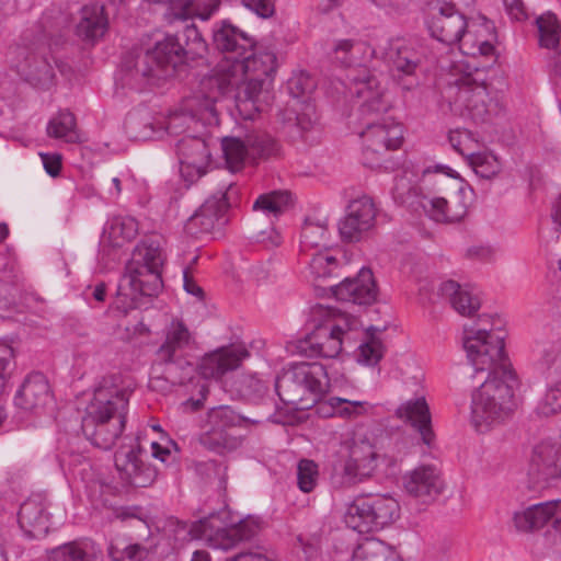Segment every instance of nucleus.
<instances>
[{"label": "nucleus", "mask_w": 561, "mask_h": 561, "mask_svg": "<svg viewBox=\"0 0 561 561\" xmlns=\"http://www.w3.org/2000/svg\"><path fill=\"white\" fill-rule=\"evenodd\" d=\"M207 44L197 26L192 23L175 35H167L152 48H134L122 59L121 78L124 87L141 90L154 80L173 76L178 66L186 60L202 58Z\"/></svg>", "instance_id": "nucleus-1"}, {"label": "nucleus", "mask_w": 561, "mask_h": 561, "mask_svg": "<svg viewBox=\"0 0 561 561\" xmlns=\"http://www.w3.org/2000/svg\"><path fill=\"white\" fill-rule=\"evenodd\" d=\"M350 91L364 99L359 106L360 121L364 129L359 133L363 140V164L377 168L381 164L388 150L398 149L403 140L402 125L394 122L386 113L389 102L380 90L377 77L365 67L352 70L347 76Z\"/></svg>", "instance_id": "nucleus-2"}, {"label": "nucleus", "mask_w": 561, "mask_h": 561, "mask_svg": "<svg viewBox=\"0 0 561 561\" xmlns=\"http://www.w3.org/2000/svg\"><path fill=\"white\" fill-rule=\"evenodd\" d=\"M500 330L465 328L462 344L472 369V381L478 386H510L520 382L504 344Z\"/></svg>", "instance_id": "nucleus-3"}, {"label": "nucleus", "mask_w": 561, "mask_h": 561, "mask_svg": "<svg viewBox=\"0 0 561 561\" xmlns=\"http://www.w3.org/2000/svg\"><path fill=\"white\" fill-rule=\"evenodd\" d=\"M131 390L129 388H91L90 402L82 416L84 437L95 447L111 449L126 425Z\"/></svg>", "instance_id": "nucleus-4"}, {"label": "nucleus", "mask_w": 561, "mask_h": 561, "mask_svg": "<svg viewBox=\"0 0 561 561\" xmlns=\"http://www.w3.org/2000/svg\"><path fill=\"white\" fill-rule=\"evenodd\" d=\"M8 57L18 75L39 90H49L56 83V72L65 73L67 69V65L50 53L44 19L22 33L19 42L10 47Z\"/></svg>", "instance_id": "nucleus-5"}, {"label": "nucleus", "mask_w": 561, "mask_h": 561, "mask_svg": "<svg viewBox=\"0 0 561 561\" xmlns=\"http://www.w3.org/2000/svg\"><path fill=\"white\" fill-rule=\"evenodd\" d=\"M164 255L157 240L141 241L133 251L118 284V295L137 304L139 296H157L163 287Z\"/></svg>", "instance_id": "nucleus-6"}, {"label": "nucleus", "mask_w": 561, "mask_h": 561, "mask_svg": "<svg viewBox=\"0 0 561 561\" xmlns=\"http://www.w3.org/2000/svg\"><path fill=\"white\" fill-rule=\"evenodd\" d=\"M394 198L403 205L424 214L436 222L460 221L467 214V204L463 202V186L460 181L455 182L453 191L446 197L427 198L421 195L419 187L411 185L405 178L396 180L393 187Z\"/></svg>", "instance_id": "nucleus-7"}, {"label": "nucleus", "mask_w": 561, "mask_h": 561, "mask_svg": "<svg viewBox=\"0 0 561 561\" xmlns=\"http://www.w3.org/2000/svg\"><path fill=\"white\" fill-rule=\"evenodd\" d=\"M249 420L229 405L210 408L199 421L198 442L206 449L222 455L236 450L241 437L236 434Z\"/></svg>", "instance_id": "nucleus-8"}, {"label": "nucleus", "mask_w": 561, "mask_h": 561, "mask_svg": "<svg viewBox=\"0 0 561 561\" xmlns=\"http://www.w3.org/2000/svg\"><path fill=\"white\" fill-rule=\"evenodd\" d=\"M221 514L213 513L190 525L183 524V529L187 530L192 539L206 540L211 548L224 551L234 548L241 541L250 540L257 534L259 525L255 520L247 518L227 525Z\"/></svg>", "instance_id": "nucleus-9"}, {"label": "nucleus", "mask_w": 561, "mask_h": 561, "mask_svg": "<svg viewBox=\"0 0 561 561\" xmlns=\"http://www.w3.org/2000/svg\"><path fill=\"white\" fill-rule=\"evenodd\" d=\"M358 325V319L346 313L327 319L297 342V352L307 357L335 358L350 332L357 330Z\"/></svg>", "instance_id": "nucleus-10"}, {"label": "nucleus", "mask_w": 561, "mask_h": 561, "mask_svg": "<svg viewBox=\"0 0 561 561\" xmlns=\"http://www.w3.org/2000/svg\"><path fill=\"white\" fill-rule=\"evenodd\" d=\"M451 110L473 123H486L497 115L500 105L490 98L488 88L482 79L467 75L456 81L448 90Z\"/></svg>", "instance_id": "nucleus-11"}, {"label": "nucleus", "mask_w": 561, "mask_h": 561, "mask_svg": "<svg viewBox=\"0 0 561 561\" xmlns=\"http://www.w3.org/2000/svg\"><path fill=\"white\" fill-rule=\"evenodd\" d=\"M277 69V58L272 51L255 54L251 49L241 60H220L211 71V77L205 81L208 87H219L227 90L240 84L247 76L272 80Z\"/></svg>", "instance_id": "nucleus-12"}, {"label": "nucleus", "mask_w": 561, "mask_h": 561, "mask_svg": "<svg viewBox=\"0 0 561 561\" xmlns=\"http://www.w3.org/2000/svg\"><path fill=\"white\" fill-rule=\"evenodd\" d=\"M378 454L371 439L360 433L341 444L340 462L335 466L342 484L355 485L369 479L377 468Z\"/></svg>", "instance_id": "nucleus-13"}, {"label": "nucleus", "mask_w": 561, "mask_h": 561, "mask_svg": "<svg viewBox=\"0 0 561 561\" xmlns=\"http://www.w3.org/2000/svg\"><path fill=\"white\" fill-rule=\"evenodd\" d=\"M517 407L513 388H477L471 394V424L486 433L511 416Z\"/></svg>", "instance_id": "nucleus-14"}, {"label": "nucleus", "mask_w": 561, "mask_h": 561, "mask_svg": "<svg viewBox=\"0 0 561 561\" xmlns=\"http://www.w3.org/2000/svg\"><path fill=\"white\" fill-rule=\"evenodd\" d=\"M399 503L390 495L357 497L347 508L346 525L363 534L383 528L399 516Z\"/></svg>", "instance_id": "nucleus-15"}, {"label": "nucleus", "mask_w": 561, "mask_h": 561, "mask_svg": "<svg viewBox=\"0 0 561 561\" xmlns=\"http://www.w3.org/2000/svg\"><path fill=\"white\" fill-rule=\"evenodd\" d=\"M221 148L228 169L239 171L247 161L267 159L278 152V144L267 134L251 133L244 138L227 136L221 139Z\"/></svg>", "instance_id": "nucleus-16"}, {"label": "nucleus", "mask_w": 561, "mask_h": 561, "mask_svg": "<svg viewBox=\"0 0 561 561\" xmlns=\"http://www.w3.org/2000/svg\"><path fill=\"white\" fill-rule=\"evenodd\" d=\"M386 59L397 72V79L403 90L412 91L420 85L416 75L425 61L426 48L415 39L396 38L389 42Z\"/></svg>", "instance_id": "nucleus-17"}, {"label": "nucleus", "mask_w": 561, "mask_h": 561, "mask_svg": "<svg viewBox=\"0 0 561 561\" xmlns=\"http://www.w3.org/2000/svg\"><path fill=\"white\" fill-rule=\"evenodd\" d=\"M471 3L472 0L437 1L427 20L431 35L449 46L459 43L467 30V20L461 9Z\"/></svg>", "instance_id": "nucleus-18"}, {"label": "nucleus", "mask_w": 561, "mask_h": 561, "mask_svg": "<svg viewBox=\"0 0 561 561\" xmlns=\"http://www.w3.org/2000/svg\"><path fill=\"white\" fill-rule=\"evenodd\" d=\"M250 356L244 343H231L206 353L199 359L197 370L205 380L220 382L227 374L239 369Z\"/></svg>", "instance_id": "nucleus-19"}, {"label": "nucleus", "mask_w": 561, "mask_h": 561, "mask_svg": "<svg viewBox=\"0 0 561 561\" xmlns=\"http://www.w3.org/2000/svg\"><path fill=\"white\" fill-rule=\"evenodd\" d=\"M529 480L546 488L551 482L561 479V443L550 439L542 440L534 446L529 466Z\"/></svg>", "instance_id": "nucleus-20"}, {"label": "nucleus", "mask_w": 561, "mask_h": 561, "mask_svg": "<svg viewBox=\"0 0 561 561\" xmlns=\"http://www.w3.org/2000/svg\"><path fill=\"white\" fill-rule=\"evenodd\" d=\"M376 215L377 208L371 197L363 195L353 199L339 222L341 238L347 242L360 241L375 227Z\"/></svg>", "instance_id": "nucleus-21"}, {"label": "nucleus", "mask_w": 561, "mask_h": 561, "mask_svg": "<svg viewBox=\"0 0 561 561\" xmlns=\"http://www.w3.org/2000/svg\"><path fill=\"white\" fill-rule=\"evenodd\" d=\"M180 173L185 182L193 184L208 171L210 151L206 141L196 136H184L176 142Z\"/></svg>", "instance_id": "nucleus-22"}, {"label": "nucleus", "mask_w": 561, "mask_h": 561, "mask_svg": "<svg viewBox=\"0 0 561 561\" xmlns=\"http://www.w3.org/2000/svg\"><path fill=\"white\" fill-rule=\"evenodd\" d=\"M333 296L344 302L368 306L376 301L378 289L371 270L363 267L355 277L327 285Z\"/></svg>", "instance_id": "nucleus-23"}, {"label": "nucleus", "mask_w": 561, "mask_h": 561, "mask_svg": "<svg viewBox=\"0 0 561 561\" xmlns=\"http://www.w3.org/2000/svg\"><path fill=\"white\" fill-rule=\"evenodd\" d=\"M396 415L413 428L419 435V443L430 449L435 446L436 435L432 425L430 407L424 397L412 398L402 402L397 408Z\"/></svg>", "instance_id": "nucleus-24"}, {"label": "nucleus", "mask_w": 561, "mask_h": 561, "mask_svg": "<svg viewBox=\"0 0 561 561\" xmlns=\"http://www.w3.org/2000/svg\"><path fill=\"white\" fill-rule=\"evenodd\" d=\"M552 519V527L561 533V500L534 504L513 514L512 520L519 533H531L542 528Z\"/></svg>", "instance_id": "nucleus-25"}, {"label": "nucleus", "mask_w": 561, "mask_h": 561, "mask_svg": "<svg viewBox=\"0 0 561 561\" xmlns=\"http://www.w3.org/2000/svg\"><path fill=\"white\" fill-rule=\"evenodd\" d=\"M215 48L224 54L221 60H241L255 46L253 37L229 22L222 21L213 31Z\"/></svg>", "instance_id": "nucleus-26"}, {"label": "nucleus", "mask_w": 561, "mask_h": 561, "mask_svg": "<svg viewBox=\"0 0 561 561\" xmlns=\"http://www.w3.org/2000/svg\"><path fill=\"white\" fill-rule=\"evenodd\" d=\"M405 491L424 502L434 500L444 490V481L435 465H421L403 478Z\"/></svg>", "instance_id": "nucleus-27"}, {"label": "nucleus", "mask_w": 561, "mask_h": 561, "mask_svg": "<svg viewBox=\"0 0 561 561\" xmlns=\"http://www.w3.org/2000/svg\"><path fill=\"white\" fill-rule=\"evenodd\" d=\"M163 333L164 341L156 351V362L158 364L175 363L182 356V352L194 342L193 334L178 318L171 320Z\"/></svg>", "instance_id": "nucleus-28"}, {"label": "nucleus", "mask_w": 561, "mask_h": 561, "mask_svg": "<svg viewBox=\"0 0 561 561\" xmlns=\"http://www.w3.org/2000/svg\"><path fill=\"white\" fill-rule=\"evenodd\" d=\"M330 386L325 367L320 363H291L275 378V386Z\"/></svg>", "instance_id": "nucleus-29"}, {"label": "nucleus", "mask_w": 561, "mask_h": 561, "mask_svg": "<svg viewBox=\"0 0 561 561\" xmlns=\"http://www.w3.org/2000/svg\"><path fill=\"white\" fill-rule=\"evenodd\" d=\"M211 77V73L201 81V91L198 94L186 98L182 104L183 108L186 110L195 119V122H210L217 117L216 102L220 96L229 95L228 93H221L218 91L216 85L208 87L205 84Z\"/></svg>", "instance_id": "nucleus-30"}, {"label": "nucleus", "mask_w": 561, "mask_h": 561, "mask_svg": "<svg viewBox=\"0 0 561 561\" xmlns=\"http://www.w3.org/2000/svg\"><path fill=\"white\" fill-rule=\"evenodd\" d=\"M107 26L108 20L104 13V5L92 3L81 9L76 31L77 35L83 41L94 43L103 37Z\"/></svg>", "instance_id": "nucleus-31"}, {"label": "nucleus", "mask_w": 561, "mask_h": 561, "mask_svg": "<svg viewBox=\"0 0 561 561\" xmlns=\"http://www.w3.org/2000/svg\"><path fill=\"white\" fill-rule=\"evenodd\" d=\"M267 80L260 77L247 76L240 84L231 87V89H220L216 87L221 93H228L236 100L237 106L240 111L252 108L259 111L260 96L263 93Z\"/></svg>", "instance_id": "nucleus-32"}, {"label": "nucleus", "mask_w": 561, "mask_h": 561, "mask_svg": "<svg viewBox=\"0 0 561 561\" xmlns=\"http://www.w3.org/2000/svg\"><path fill=\"white\" fill-rule=\"evenodd\" d=\"M439 295L461 316L470 317L479 310L481 302L477 295L463 288L455 280L442 283Z\"/></svg>", "instance_id": "nucleus-33"}, {"label": "nucleus", "mask_w": 561, "mask_h": 561, "mask_svg": "<svg viewBox=\"0 0 561 561\" xmlns=\"http://www.w3.org/2000/svg\"><path fill=\"white\" fill-rule=\"evenodd\" d=\"M538 32V45L540 48L550 50L553 57H561L560 38L561 26L556 14L543 13L536 19Z\"/></svg>", "instance_id": "nucleus-34"}, {"label": "nucleus", "mask_w": 561, "mask_h": 561, "mask_svg": "<svg viewBox=\"0 0 561 561\" xmlns=\"http://www.w3.org/2000/svg\"><path fill=\"white\" fill-rule=\"evenodd\" d=\"M237 195L238 188L234 183L225 182L216 194L205 201L201 208L217 226H221L226 222L225 215L230 206V201Z\"/></svg>", "instance_id": "nucleus-35"}, {"label": "nucleus", "mask_w": 561, "mask_h": 561, "mask_svg": "<svg viewBox=\"0 0 561 561\" xmlns=\"http://www.w3.org/2000/svg\"><path fill=\"white\" fill-rule=\"evenodd\" d=\"M18 522L20 527L32 537L45 534L48 529L44 507L34 500H27L21 505Z\"/></svg>", "instance_id": "nucleus-36"}, {"label": "nucleus", "mask_w": 561, "mask_h": 561, "mask_svg": "<svg viewBox=\"0 0 561 561\" xmlns=\"http://www.w3.org/2000/svg\"><path fill=\"white\" fill-rule=\"evenodd\" d=\"M99 553L90 540L72 541L50 550L49 561H96Z\"/></svg>", "instance_id": "nucleus-37"}, {"label": "nucleus", "mask_w": 561, "mask_h": 561, "mask_svg": "<svg viewBox=\"0 0 561 561\" xmlns=\"http://www.w3.org/2000/svg\"><path fill=\"white\" fill-rule=\"evenodd\" d=\"M302 251L316 249L321 251L330 247V232L324 220L307 218L300 236Z\"/></svg>", "instance_id": "nucleus-38"}, {"label": "nucleus", "mask_w": 561, "mask_h": 561, "mask_svg": "<svg viewBox=\"0 0 561 561\" xmlns=\"http://www.w3.org/2000/svg\"><path fill=\"white\" fill-rule=\"evenodd\" d=\"M352 561H401L398 554L385 542L367 538L353 551Z\"/></svg>", "instance_id": "nucleus-39"}, {"label": "nucleus", "mask_w": 561, "mask_h": 561, "mask_svg": "<svg viewBox=\"0 0 561 561\" xmlns=\"http://www.w3.org/2000/svg\"><path fill=\"white\" fill-rule=\"evenodd\" d=\"M124 126L127 136L134 140H148L162 136V127L156 125L147 114H129Z\"/></svg>", "instance_id": "nucleus-40"}, {"label": "nucleus", "mask_w": 561, "mask_h": 561, "mask_svg": "<svg viewBox=\"0 0 561 561\" xmlns=\"http://www.w3.org/2000/svg\"><path fill=\"white\" fill-rule=\"evenodd\" d=\"M289 202L290 194L288 192L273 191L261 194L253 203L252 209L276 218L284 213Z\"/></svg>", "instance_id": "nucleus-41"}, {"label": "nucleus", "mask_w": 561, "mask_h": 561, "mask_svg": "<svg viewBox=\"0 0 561 561\" xmlns=\"http://www.w3.org/2000/svg\"><path fill=\"white\" fill-rule=\"evenodd\" d=\"M138 231V224L130 217H114L112 218L104 232L114 245L121 247L123 242L134 239Z\"/></svg>", "instance_id": "nucleus-42"}, {"label": "nucleus", "mask_w": 561, "mask_h": 561, "mask_svg": "<svg viewBox=\"0 0 561 561\" xmlns=\"http://www.w3.org/2000/svg\"><path fill=\"white\" fill-rule=\"evenodd\" d=\"M115 453V466L122 472H135V466L142 460L146 451L140 446L138 438H128Z\"/></svg>", "instance_id": "nucleus-43"}, {"label": "nucleus", "mask_w": 561, "mask_h": 561, "mask_svg": "<svg viewBox=\"0 0 561 561\" xmlns=\"http://www.w3.org/2000/svg\"><path fill=\"white\" fill-rule=\"evenodd\" d=\"M219 0H185L174 12L178 19L199 18L207 21L218 10Z\"/></svg>", "instance_id": "nucleus-44"}, {"label": "nucleus", "mask_w": 561, "mask_h": 561, "mask_svg": "<svg viewBox=\"0 0 561 561\" xmlns=\"http://www.w3.org/2000/svg\"><path fill=\"white\" fill-rule=\"evenodd\" d=\"M387 330V325H370L366 329L367 341L359 346V358L366 365H375L382 357V343L377 334Z\"/></svg>", "instance_id": "nucleus-45"}, {"label": "nucleus", "mask_w": 561, "mask_h": 561, "mask_svg": "<svg viewBox=\"0 0 561 561\" xmlns=\"http://www.w3.org/2000/svg\"><path fill=\"white\" fill-rule=\"evenodd\" d=\"M76 118L69 111L59 112L53 117L47 125V134L49 137L65 139L66 141H75L76 139Z\"/></svg>", "instance_id": "nucleus-46"}, {"label": "nucleus", "mask_w": 561, "mask_h": 561, "mask_svg": "<svg viewBox=\"0 0 561 561\" xmlns=\"http://www.w3.org/2000/svg\"><path fill=\"white\" fill-rule=\"evenodd\" d=\"M147 553V549L140 543H126L123 540L113 541L108 547L112 561H142Z\"/></svg>", "instance_id": "nucleus-47"}, {"label": "nucleus", "mask_w": 561, "mask_h": 561, "mask_svg": "<svg viewBox=\"0 0 561 561\" xmlns=\"http://www.w3.org/2000/svg\"><path fill=\"white\" fill-rule=\"evenodd\" d=\"M49 388H19L14 396V403L18 408L28 411L46 403L51 397Z\"/></svg>", "instance_id": "nucleus-48"}, {"label": "nucleus", "mask_w": 561, "mask_h": 561, "mask_svg": "<svg viewBox=\"0 0 561 561\" xmlns=\"http://www.w3.org/2000/svg\"><path fill=\"white\" fill-rule=\"evenodd\" d=\"M309 266L317 279L325 280L336 276L339 262L333 255L319 251L312 255Z\"/></svg>", "instance_id": "nucleus-49"}, {"label": "nucleus", "mask_w": 561, "mask_h": 561, "mask_svg": "<svg viewBox=\"0 0 561 561\" xmlns=\"http://www.w3.org/2000/svg\"><path fill=\"white\" fill-rule=\"evenodd\" d=\"M319 468L311 459H301L297 465V484L300 491L311 492L318 484Z\"/></svg>", "instance_id": "nucleus-50"}, {"label": "nucleus", "mask_w": 561, "mask_h": 561, "mask_svg": "<svg viewBox=\"0 0 561 561\" xmlns=\"http://www.w3.org/2000/svg\"><path fill=\"white\" fill-rule=\"evenodd\" d=\"M194 117L183 108V104L169 114L162 127V134L165 131L170 135H181L195 124Z\"/></svg>", "instance_id": "nucleus-51"}, {"label": "nucleus", "mask_w": 561, "mask_h": 561, "mask_svg": "<svg viewBox=\"0 0 561 561\" xmlns=\"http://www.w3.org/2000/svg\"><path fill=\"white\" fill-rule=\"evenodd\" d=\"M470 164L477 175L482 179H491L500 172V163L494 156L476 153L470 156Z\"/></svg>", "instance_id": "nucleus-52"}, {"label": "nucleus", "mask_w": 561, "mask_h": 561, "mask_svg": "<svg viewBox=\"0 0 561 561\" xmlns=\"http://www.w3.org/2000/svg\"><path fill=\"white\" fill-rule=\"evenodd\" d=\"M130 484L137 488H147L157 479V469L144 459L135 466V472H125Z\"/></svg>", "instance_id": "nucleus-53"}, {"label": "nucleus", "mask_w": 561, "mask_h": 561, "mask_svg": "<svg viewBox=\"0 0 561 561\" xmlns=\"http://www.w3.org/2000/svg\"><path fill=\"white\" fill-rule=\"evenodd\" d=\"M216 224L199 207L185 222L184 229L191 236L208 233L216 228Z\"/></svg>", "instance_id": "nucleus-54"}, {"label": "nucleus", "mask_w": 561, "mask_h": 561, "mask_svg": "<svg viewBox=\"0 0 561 561\" xmlns=\"http://www.w3.org/2000/svg\"><path fill=\"white\" fill-rule=\"evenodd\" d=\"M537 412L543 416L561 412V388H547L537 404Z\"/></svg>", "instance_id": "nucleus-55"}, {"label": "nucleus", "mask_w": 561, "mask_h": 561, "mask_svg": "<svg viewBox=\"0 0 561 561\" xmlns=\"http://www.w3.org/2000/svg\"><path fill=\"white\" fill-rule=\"evenodd\" d=\"M288 121L295 122L293 128L298 133H305L311 129L316 122L313 106L310 104H305L301 112L290 111V117Z\"/></svg>", "instance_id": "nucleus-56"}, {"label": "nucleus", "mask_w": 561, "mask_h": 561, "mask_svg": "<svg viewBox=\"0 0 561 561\" xmlns=\"http://www.w3.org/2000/svg\"><path fill=\"white\" fill-rule=\"evenodd\" d=\"M13 358V348L7 343H0V386L10 382Z\"/></svg>", "instance_id": "nucleus-57"}, {"label": "nucleus", "mask_w": 561, "mask_h": 561, "mask_svg": "<svg viewBox=\"0 0 561 561\" xmlns=\"http://www.w3.org/2000/svg\"><path fill=\"white\" fill-rule=\"evenodd\" d=\"M358 43L353 39H341L334 46L335 59L339 60L343 66H351L355 59L353 58V51L358 48Z\"/></svg>", "instance_id": "nucleus-58"}, {"label": "nucleus", "mask_w": 561, "mask_h": 561, "mask_svg": "<svg viewBox=\"0 0 561 561\" xmlns=\"http://www.w3.org/2000/svg\"><path fill=\"white\" fill-rule=\"evenodd\" d=\"M293 388H274L275 393L279 397L285 405L290 407L293 410H305L310 407L302 398L291 393Z\"/></svg>", "instance_id": "nucleus-59"}, {"label": "nucleus", "mask_w": 561, "mask_h": 561, "mask_svg": "<svg viewBox=\"0 0 561 561\" xmlns=\"http://www.w3.org/2000/svg\"><path fill=\"white\" fill-rule=\"evenodd\" d=\"M209 396V388H201L197 394L191 396L181 403V408L185 413H193L202 410Z\"/></svg>", "instance_id": "nucleus-60"}, {"label": "nucleus", "mask_w": 561, "mask_h": 561, "mask_svg": "<svg viewBox=\"0 0 561 561\" xmlns=\"http://www.w3.org/2000/svg\"><path fill=\"white\" fill-rule=\"evenodd\" d=\"M242 3L260 18H268L274 12L273 4L270 0H242Z\"/></svg>", "instance_id": "nucleus-61"}, {"label": "nucleus", "mask_w": 561, "mask_h": 561, "mask_svg": "<svg viewBox=\"0 0 561 561\" xmlns=\"http://www.w3.org/2000/svg\"><path fill=\"white\" fill-rule=\"evenodd\" d=\"M41 158L47 174L53 178L58 176L61 170V156L57 153H41Z\"/></svg>", "instance_id": "nucleus-62"}, {"label": "nucleus", "mask_w": 561, "mask_h": 561, "mask_svg": "<svg viewBox=\"0 0 561 561\" xmlns=\"http://www.w3.org/2000/svg\"><path fill=\"white\" fill-rule=\"evenodd\" d=\"M289 89L291 93L298 98L299 94L309 93L313 89V82L307 76H299L289 80Z\"/></svg>", "instance_id": "nucleus-63"}, {"label": "nucleus", "mask_w": 561, "mask_h": 561, "mask_svg": "<svg viewBox=\"0 0 561 561\" xmlns=\"http://www.w3.org/2000/svg\"><path fill=\"white\" fill-rule=\"evenodd\" d=\"M507 14L516 21H523L527 18L524 4L520 0H503Z\"/></svg>", "instance_id": "nucleus-64"}]
</instances>
